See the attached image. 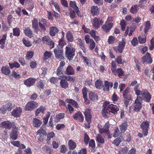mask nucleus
I'll return each instance as SVG.
<instances>
[{"instance_id": "nucleus-1", "label": "nucleus", "mask_w": 154, "mask_h": 154, "mask_svg": "<svg viewBox=\"0 0 154 154\" xmlns=\"http://www.w3.org/2000/svg\"><path fill=\"white\" fill-rule=\"evenodd\" d=\"M109 104V102L105 101L103 104L102 114L103 116L105 118L107 116V114L112 113L115 114L119 110V107L116 105L112 104L110 105Z\"/></svg>"}, {"instance_id": "nucleus-2", "label": "nucleus", "mask_w": 154, "mask_h": 154, "mask_svg": "<svg viewBox=\"0 0 154 154\" xmlns=\"http://www.w3.org/2000/svg\"><path fill=\"white\" fill-rule=\"evenodd\" d=\"M75 49L71 44H68L65 48L66 57L69 60H72L75 55Z\"/></svg>"}, {"instance_id": "nucleus-3", "label": "nucleus", "mask_w": 154, "mask_h": 154, "mask_svg": "<svg viewBox=\"0 0 154 154\" xmlns=\"http://www.w3.org/2000/svg\"><path fill=\"white\" fill-rule=\"evenodd\" d=\"M126 40L125 38H122L121 41L119 42V45L113 48V49L116 53L119 52L122 53L126 44Z\"/></svg>"}, {"instance_id": "nucleus-4", "label": "nucleus", "mask_w": 154, "mask_h": 154, "mask_svg": "<svg viewBox=\"0 0 154 154\" xmlns=\"http://www.w3.org/2000/svg\"><path fill=\"white\" fill-rule=\"evenodd\" d=\"M142 102V98L140 96H137L134 105L135 111L138 112L141 109Z\"/></svg>"}, {"instance_id": "nucleus-5", "label": "nucleus", "mask_w": 154, "mask_h": 154, "mask_svg": "<svg viewBox=\"0 0 154 154\" xmlns=\"http://www.w3.org/2000/svg\"><path fill=\"white\" fill-rule=\"evenodd\" d=\"M38 106V103L34 101H29L26 105L25 110L32 111L35 109Z\"/></svg>"}, {"instance_id": "nucleus-6", "label": "nucleus", "mask_w": 154, "mask_h": 154, "mask_svg": "<svg viewBox=\"0 0 154 154\" xmlns=\"http://www.w3.org/2000/svg\"><path fill=\"white\" fill-rule=\"evenodd\" d=\"M54 53L55 57L58 60H61L64 58L63 55V50L62 48L58 47L54 50Z\"/></svg>"}, {"instance_id": "nucleus-7", "label": "nucleus", "mask_w": 154, "mask_h": 154, "mask_svg": "<svg viewBox=\"0 0 154 154\" xmlns=\"http://www.w3.org/2000/svg\"><path fill=\"white\" fill-rule=\"evenodd\" d=\"M103 21L99 17H95L93 20L92 25L95 29L98 28L103 23Z\"/></svg>"}, {"instance_id": "nucleus-8", "label": "nucleus", "mask_w": 154, "mask_h": 154, "mask_svg": "<svg viewBox=\"0 0 154 154\" xmlns=\"http://www.w3.org/2000/svg\"><path fill=\"white\" fill-rule=\"evenodd\" d=\"M129 88H127L124 91L123 93V96L124 98L125 103L127 106L129 101L131 100V97L129 94Z\"/></svg>"}, {"instance_id": "nucleus-9", "label": "nucleus", "mask_w": 154, "mask_h": 154, "mask_svg": "<svg viewBox=\"0 0 154 154\" xmlns=\"http://www.w3.org/2000/svg\"><path fill=\"white\" fill-rule=\"evenodd\" d=\"M149 122L147 121L143 122L141 125V128L142 130V133L146 136L148 134V128L149 126Z\"/></svg>"}, {"instance_id": "nucleus-10", "label": "nucleus", "mask_w": 154, "mask_h": 154, "mask_svg": "<svg viewBox=\"0 0 154 154\" xmlns=\"http://www.w3.org/2000/svg\"><path fill=\"white\" fill-rule=\"evenodd\" d=\"M15 106L14 104L8 103L4 105L0 109L3 113H5L6 110L10 111Z\"/></svg>"}, {"instance_id": "nucleus-11", "label": "nucleus", "mask_w": 154, "mask_h": 154, "mask_svg": "<svg viewBox=\"0 0 154 154\" xmlns=\"http://www.w3.org/2000/svg\"><path fill=\"white\" fill-rule=\"evenodd\" d=\"M22 109L20 107H17L11 112V115L16 118L19 117L21 115Z\"/></svg>"}, {"instance_id": "nucleus-12", "label": "nucleus", "mask_w": 154, "mask_h": 154, "mask_svg": "<svg viewBox=\"0 0 154 154\" xmlns=\"http://www.w3.org/2000/svg\"><path fill=\"white\" fill-rule=\"evenodd\" d=\"M143 92L142 95L143 98L142 100H143L146 102H149L151 98V96L148 91L146 90H143Z\"/></svg>"}, {"instance_id": "nucleus-13", "label": "nucleus", "mask_w": 154, "mask_h": 154, "mask_svg": "<svg viewBox=\"0 0 154 154\" xmlns=\"http://www.w3.org/2000/svg\"><path fill=\"white\" fill-rule=\"evenodd\" d=\"M141 61L144 63L146 62L148 63H151L152 62V59L151 58L150 54L147 52L145 55L142 57Z\"/></svg>"}, {"instance_id": "nucleus-14", "label": "nucleus", "mask_w": 154, "mask_h": 154, "mask_svg": "<svg viewBox=\"0 0 154 154\" xmlns=\"http://www.w3.org/2000/svg\"><path fill=\"white\" fill-rule=\"evenodd\" d=\"M36 79L32 78H29L24 81V84L27 87H30L35 83Z\"/></svg>"}, {"instance_id": "nucleus-15", "label": "nucleus", "mask_w": 154, "mask_h": 154, "mask_svg": "<svg viewBox=\"0 0 154 154\" xmlns=\"http://www.w3.org/2000/svg\"><path fill=\"white\" fill-rule=\"evenodd\" d=\"M73 118L74 119L78 120L81 122H82L84 120V116L80 111L76 112L73 116Z\"/></svg>"}, {"instance_id": "nucleus-16", "label": "nucleus", "mask_w": 154, "mask_h": 154, "mask_svg": "<svg viewBox=\"0 0 154 154\" xmlns=\"http://www.w3.org/2000/svg\"><path fill=\"white\" fill-rule=\"evenodd\" d=\"M113 25V23L108 24L105 23V24L101 27V28L103 31L105 32H108L110 30Z\"/></svg>"}, {"instance_id": "nucleus-17", "label": "nucleus", "mask_w": 154, "mask_h": 154, "mask_svg": "<svg viewBox=\"0 0 154 154\" xmlns=\"http://www.w3.org/2000/svg\"><path fill=\"white\" fill-rule=\"evenodd\" d=\"M100 9L97 6L92 5L91 7V12L92 15H97L99 14Z\"/></svg>"}, {"instance_id": "nucleus-18", "label": "nucleus", "mask_w": 154, "mask_h": 154, "mask_svg": "<svg viewBox=\"0 0 154 154\" xmlns=\"http://www.w3.org/2000/svg\"><path fill=\"white\" fill-rule=\"evenodd\" d=\"M12 124L9 121H5L2 122L0 124V127H3L6 129L10 130L11 128Z\"/></svg>"}, {"instance_id": "nucleus-19", "label": "nucleus", "mask_w": 154, "mask_h": 154, "mask_svg": "<svg viewBox=\"0 0 154 154\" xmlns=\"http://www.w3.org/2000/svg\"><path fill=\"white\" fill-rule=\"evenodd\" d=\"M17 129L16 126L13 127L12 132L10 134V137L13 140L16 139L18 137L17 134Z\"/></svg>"}, {"instance_id": "nucleus-20", "label": "nucleus", "mask_w": 154, "mask_h": 154, "mask_svg": "<svg viewBox=\"0 0 154 154\" xmlns=\"http://www.w3.org/2000/svg\"><path fill=\"white\" fill-rule=\"evenodd\" d=\"M112 82H109L108 81H106L104 82V86L103 89L104 91H108L109 90L110 88H112Z\"/></svg>"}, {"instance_id": "nucleus-21", "label": "nucleus", "mask_w": 154, "mask_h": 154, "mask_svg": "<svg viewBox=\"0 0 154 154\" xmlns=\"http://www.w3.org/2000/svg\"><path fill=\"white\" fill-rule=\"evenodd\" d=\"M65 73L67 75H73L75 74V71L72 66H69L66 68Z\"/></svg>"}, {"instance_id": "nucleus-22", "label": "nucleus", "mask_w": 154, "mask_h": 154, "mask_svg": "<svg viewBox=\"0 0 154 154\" xmlns=\"http://www.w3.org/2000/svg\"><path fill=\"white\" fill-rule=\"evenodd\" d=\"M88 96L89 98L92 101H96L98 99L97 94L92 91L89 92Z\"/></svg>"}, {"instance_id": "nucleus-23", "label": "nucleus", "mask_w": 154, "mask_h": 154, "mask_svg": "<svg viewBox=\"0 0 154 154\" xmlns=\"http://www.w3.org/2000/svg\"><path fill=\"white\" fill-rule=\"evenodd\" d=\"M49 30L50 35L52 36H55L56 34L58 32V29L56 26L51 27L50 28Z\"/></svg>"}, {"instance_id": "nucleus-24", "label": "nucleus", "mask_w": 154, "mask_h": 154, "mask_svg": "<svg viewBox=\"0 0 154 154\" xmlns=\"http://www.w3.org/2000/svg\"><path fill=\"white\" fill-rule=\"evenodd\" d=\"M66 37L68 42H72L74 40V37L72 33L70 31H68L66 34Z\"/></svg>"}, {"instance_id": "nucleus-25", "label": "nucleus", "mask_w": 154, "mask_h": 154, "mask_svg": "<svg viewBox=\"0 0 154 154\" xmlns=\"http://www.w3.org/2000/svg\"><path fill=\"white\" fill-rule=\"evenodd\" d=\"M32 27L33 29H35L36 32H38V21L36 18H35L32 21Z\"/></svg>"}, {"instance_id": "nucleus-26", "label": "nucleus", "mask_w": 154, "mask_h": 154, "mask_svg": "<svg viewBox=\"0 0 154 154\" xmlns=\"http://www.w3.org/2000/svg\"><path fill=\"white\" fill-rule=\"evenodd\" d=\"M128 125L126 122L122 123L120 125V130L121 134L124 133L127 129Z\"/></svg>"}, {"instance_id": "nucleus-27", "label": "nucleus", "mask_w": 154, "mask_h": 154, "mask_svg": "<svg viewBox=\"0 0 154 154\" xmlns=\"http://www.w3.org/2000/svg\"><path fill=\"white\" fill-rule=\"evenodd\" d=\"M42 122L40 120L35 118L33 120V125L35 127L40 126L42 124Z\"/></svg>"}, {"instance_id": "nucleus-28", "label": "nucleus", "mask_w": 154, "mask_h": 154, "mask_svg": "<svg viewBox=\"0 0 154 154\" xmlns=\"http://www.w3.org/2000/svg\"><path fill=\"white\" fill-rule=\"evenodd\" d=\"M24 33L29 38H31L33 36L32 31L28 27L25 29L24 30Z\"/></svg>"}, {"instance_id": "nucleus-29", "label": "nucleus", "mask_w": 154, "mask_h": 154, "mask_svg": "<svg viewBox=\"0 0 154 154\" xmlns=\"http://www.w3.org/2000/svg\"><path fill=\"white\" fill-rule=\"evenodd\" d=\"M1 72L3 74L6 75H8L10 73V69L5 66H3L1 68Z\"/></svg>"}, {"instance_id": "nucleus-30", "label": "nucleus", "mask_w": 154, "mask_h": 154, "mask_svg": "<svg viewBox=\"0 0 154 154\" xmlns=\"http://www.w3.org/2000/svg\"><path fill=\"white\" fill-rule=\"evenodd\" d=\"M52 54L51 51H46L44 54L43 60L45 61L51 57Z\"/></svg>"}, {"instance_id": "nucleus-31", "label": "nucleus", "mask_w": 154, "mask_h": 154, "mask_svg": "<svg viewBox=\"0 0 154 154\" xmlns=\"http://www.w3.org/2000/svg\"><path fill=\"white\" fill-rule=\"evenodd\" d=\"M62 68H60V67H58L57 69L56 73L57 75L60 78L64 79V77L65 75H64L63 72Z\"/></svg>"}, {"instance_id": "nucleus-32", "label": "nucleus", "mask_w": 154, "mask_h": 154, "mask_svg": "<svg viewBox=\"0 0 154 154\" xmlns=\"http://www.w3.org/2000/svg\"><path fill=\"white\" fill-rule=\"evenodd\" d=\"M68 145L69 148L70 149H73L76 146V143L72 140H69L68 141Z\"/></svg>"}, {"instance_id": "nucleus-33", "label": "nucleus", "mask_w": 154, "mask_h": 154, "mask_svg": "<svg viewBox=\"0 0 154 154\" xmlns=\"http://www.w3.org/2000/svg\"><path fill=\"white\" fill-rule=\"evenodd\" d=\"M65 114L64 113H60L56 116L55 121L56 122H58L61 119H63L64 117Z\"/></svg>"}, {"instance_id": "nucleus-34", "label": "nucleus", "mask_w": 154, "mask_h": 154, "mask_svg": "<svg viewBox=\"0 0 154 154\" xmlns=\"http://www.w3.org/2000/svg\"><path fill=\"white\" fill-rule=\"evenodd\" d=\"M68 83L65 79H62L60 82V85L61 88L66 89L68 87Z\"/></svg>"}, {"instance_id": "nucleus-35", "label": "nucleus", "mask_w": 154, "mask_h": 154, "mask_svg": "<svg viewBox=\"0 0 154 154\" xmlns=\"http://www.w3.org/2000/svg\"><path fill=\"white\" fill-rule=\"evenodd\" d=\"M66 102L68 103L72 104L74 107L77 108L79 106L78 104L74 100L72 99H66Z\"/></svg>"}, {"instance_id": "nucleus-36", "label": "nucleus", "mask_w": 154, "mask_h": 154, "mask_svg": "<svg viewBox=\"0 0 154 154\" xmlns=\"http://www.w3.org/2000/svg\"><path fill=\"white\" fill-rule=\"evenodd\" d=\"M138 7L139 5H137L132 6L130 10V12L133 14L136 13L138 10Z\"/></svg>"}, {"instance_id": "nucleus-37", "label": "nucleus", "mask_w": 154, "mask_h": 154, "mask_svg": "<svg viewBox=\"0 0 154 154\" xmlns=\"http://www.w3.org/2000/svg\"><path fill=\"white\" fill-rule=\"evenodd\" d=\"M45 108L42 106H41L39 108L37 109L36 110L35 112V115L36 116H38L39 113L42 112L43 113Z\"/></svg>"}, {"instance_id": "nucleus-38", "label": "nucleus", "mask_w": 154, "mask_h": 154, "mask_svg": "<svg viewBox=\"0 0 154 154\" xmlns=\"http://www.w3.org/2000/svg\"><path fill=\"white\" fill-rule=\"evenodd\" d=\"M95 86L98 89H101L103 87V82L100 80H97L95 82Z\"/></svg>"}, {"instance_id": "nucleus-39", "label": "nucleus", "mask_w": 154, "mask_h": 154, "mask_svg": "<svg viewBox=\"0 0 154 154\" xmlns=\"http://www.w3.org/2000/svg\"><path fill=\"white\" fill-rule=\"evenodd\" d=\"M43 125L41 127L40 129L37 132V135H40L42 134L43 135H46V132L45 130L43 128Z\"/></svg>"}, {"instance_id": "nucleus-40", "label": "nucleus", "mask_w": 154, "mask_h": 154, "mask_svg": "<svg viewBox=\"0 0 154 154\" xmlns=\"http://www.w3.org/2000/svg\"><path fill=\"white\" fill-rule=\"evenodd\" d=\"M89 146L92 148L91 151L94 152L95 151V143L94 140H91L89 142Z\"/></svg>"}, {"instance_id": "nucleus-41", "label": "nucleus", "mask_w": 154, "mask_h": 154, "mask_svg": "<svg viewBox=\"0 0 154 154\" xmlns=\"http://www.w3.org/2000/svg\"><path fill=\"white\" fill-rule=\"evenodd\" d=\"M112 99L113 103H115L118 104L119 102L118 101L119 98L115 93H114L112 95Z\"/></svg>"}, {"instance_id": "nucleus-42", "label": "nucleus", "mask_w": 154, "mask_h": 154, "mask_svg": "<svg viewBox=\"0 0 154 154\" xmlns=\"http://www.w3.org/2000/svg\"><path fill=\"white\" fill-rule=\"evenodd\" d=\"M97 140L99 143H103L104 142V140L103 137L100 134H98L96 137Z\"/></svg>"}, {"instance_id": "nucleus-43", "label": "nucleus", "mask_w": 154, "mask_h": 154, "mask_svg": "<svg viewBox=\"0 0 154 154\" xmlns=\"http://www.w3.org/2000/svg\"><path fill=\"white\" fill-rule=\"evenodd\" d=\"M79 44L80 48H81L83 51L85 53L86 52V49L82 40L80 39L79 40Z\"/></svg>"}, {"instance_id": "nucleus-44", "label": "nucleus", "mask_w": 154, "mask_h": 154, "mask_svg": "<svg viewBox=\"0 0 154 154\" xmlns=\"http://www.w3.org/2000/svg\"><path fill=\"white\" fill-rule=\"evenodd\" d=\"M126 21H125L124 20H121L120 23V25L121 26V29L122 31H124L125 30L126 25Z\"/></svg>"}, {"instance_id": "nucleus-45", "label": "nucleus", "mask_w": 154, "mask_h": 154, "mask_svg": "<svg viewBox=\"0 0 154 154\" xmlns=\"http://www.w3.org/2000/svg\"><path fill=\"white\" fill-rule=\"evenodd\" d=\"M42 41L43 43L46 42V44L47 43H48V42H52V40L49 37L47 36L44 37L42 38Z\"/></svg>"}, {"instance_id": "nucleus-46", "label": "nucleus", "mask_w": 154, "mask_h": 154, "mask_svg": "<svg viewBox=\"0 0 154 154\" xmlns=\"http://www.w3.org/2000/svg\"><path fill=\"white\" fill-rule=\"evenodd\" d=\"M120 134H122L121 132H120L118 127H116L114 129V133L113 136L116 137L119 136Z\"/></svg>"}, {"instance_id": "nucleus-47", "label": "nucleus", "mask_w": 154, "mask_h": 154, "mask_svg": "<svg viewBox=\"0 0 154 154\" xmlns=\"http://www.w3.org/2000/svg\"><path fill=\"white\" fill-rule=\"evenodd\" d=\"M69 5L74 10H77V8H78V7L76 6L75 2L74 1H70L69 2Z\"/></svg>"}, {"instance_id": "nucleus-48", "label": "nucleus", "mask_w": 154, "mask_h": 154, "mask_svg": "<svg viewBox=\"0 0 154 154\" xmlns=\"http://www.w3.org/2000/svg\"><path fill=\"white\" fill-rule=\"evenodd\" d=\"M139 86L138 85L136 86L134 88V90L135 92V94L137 95H142L143 94V90L142 91H140V90L138 89V87Z\"/></svg>"}, {"instance_id": "nucleus-49", "label": "nucleus", "mask_w": 154, "mask_h": 154, "mask_svg": "<svg viewBox=\"0 0 154 154\" xmlns=\"http://www.w3.org/2000/svg\"><path fill=\"white\" fill-rule=\"evenodd\" d=\"M150 24L149 21L146 22L145 25L144 32L146 33L150 27Z\"/></svg>"}, {"instance_id": "nucleus-50", "label": "nucleus", "mask_w": 154, "mask_h": 154, "mask_svg": "<svg viewBox=\"0 0 154 154\" xmlns=\"http://www.w3.org/2000/svg\"><path fill=\"white\" fill-rule=\"evenodd\" d=\"M116 75L118 74L119 76L120 77L122 75H125V74L121 68H119L116 70Z\"/></svg>"}, {"instance_id": "nucleus-51", "label": "nucleus", "mask_w": 154, "mask_h": 154, "mask_svg": "<svg viewBox=\"0 0 154 154\" xmlns=\"http://www.w3.org/2000/svg\"><path fill=\"white\" fill-rule=\"evenodd\" d=\"M64 79H66L68 81H70L72 82H74L75 81V78L73 76L65 75Z\"/></svg>"}, {"instance_id": "nucleus-52", "label": "nucleus", "mask_w": 154, "mask_h": 154, "mask_svg": "<svg viewBox=\"0 0 154 154\" xmlns=\"http://www.w3.org/2000/svg\"><path fill=\"white\" fill-rule=\"evenodd\" d=\"M13 35L18 36L19 35L20 33V29L19 28H15L13 29Z\"/></svg>"}, {"instance_id": "nucleus-53", "label": "nucleus", "mask_w": 154, "mask_h": 154, "mask_svg": "<svg viewBox=\"0 0 154 154\" xmlns=\"http://www.w3.org/2000/svg\"><path fill=\"white\" fill-rule=\"evenodd\" d=\"M123 139L121 136L119 138H116L114 140V143L117 146L119 145L121 142L122 141Z\"/></svg>"}, {"instance_id": "nucleus-54", "label": "nucleus", "mask_w": 154, "mask_h": 154, "mask_svg": "<svg viewBox=\"0 0 154 154\" xmlns=\"http://www.w3.org/2000/svg\"><path fill=\"white\" fill-rule=\"evenodd\" d=\"M146 38L145 36H139L138 39L139 42L141 44L144 43L146 42Z\"/></svg>"}, {"instance_id": "nucleus-55", "label": "nucleus", "mask_w": 154, "mask_h": 154, "mask_svg": "<svg viewBox=\"0 0 154 154\" xmlns=\"http://www.w3.org/2000/svg\"><path fill=\"white\" fill-rule=\"evenodd\" d=\"M23 41L24 44L27 47H29L32 45V44L31 42H30L29 40H26L25 38H23Z\"/></svg>"}, {"instance_id": "nucleus-56", "label": "nucleus", "mask_w": 154, "mask_h": 154, "mask_svg": "<svg viewBox=\"0 0 154 154\" xmlns=\"http://www.w3.org/2000/svg\"><path fill=\"white\" fill-rule=\"evenodd\" d=\"M85 39L87 44H89L90 42L94 41L92 39L90 38V36L88 35H85Z\"/></svg>"}, {"instance_id": "nucleus-57", "label": "nucleus", "mask_w": 154, "mask_h": 154, "mask_svg": "<svg viewBox=\"0 0 154 154\" xmlns=\"http://www.w3.org/2000/svg\"><path fill=\"white\" fill-rule=\"evenodd\" d=\"M85 39L87 44H89L90 42L94 41L92 39L90 38V36L88 35H85Z\"/></svg>"}, {"instance_id": "nucleus-58", "label": "nucleus", "mask_w": 154, "mask_h": 154, "mask_svg": "<svg viewBox=\"0 0 154 154\" xmlns=\"http://www.w3.org/2000/svg\"><path fill=\"white\" fill-rule=\"evenodd\" d=\"M55 136V134L53 132H51L49 133L47 135V140L49 141L52 138Z\"/></svg>"}, {"instance_id": "nucleus-59", "label": "nucleus", "mask_w": 154, "mask_h": 154, "mask_svg": "<svg viewBox=\"0 0 154 154\" xmlns=\"http://www.w3.org/2000/svg\"><path fill=\"white\" fill-rule=\"evenodd\" d=\"M90 140V138L88 135L86 133H84V141L85 144L87 145Z\"/></svg>"}, {"instance_id": "nucleus-60", "label": "nucleus", "mask_w": 154, "mask_h": 154, "mask_svg": "<svg viewBox=\"0 0 154 154\" xmlns=\"http://www.w3.org/2000/svg\"><path fill=\"white\" fill-rule=\"evenodd\" d=\"M98 127L99 130V132L100 134H102L103 133H106L108 131L107 130V129H105L104 127L103 128H101V126L100 125H98Z\"/></svg>"}, {"instance_id": "nucleus-61", "label": "nucleus", "mask_w": 154, "mask_h": 154, "mask_svg": "<svg viewBox=\"0 0 154 154\" xmlns=\"http://www.w3.org/2000/svg\"><path fill=\"white\" fill-rule=\"evenodd\" d=\"M33 55V53L32 52L30 51L27 52V54L26 57V59L27 60L30 59L31 58H32Z\"/></svg>"}, {"instance_id": "nucleus-62", "label": "nucleus", "mask_w": 154, "mask_h": 154, "mask_svg": "<svg viewBox=\"0 0 154 154\" xmlns=\"http://www.w3.org/2000/svg\"><path fill=\"white\" fill-rule=\"evenodd\" d=\"M7 38L6 35H3L2 38L0 40V44L4 45L5 42V41Z\"/></svg>"}, {"instance_id": "nucleus-63", "label": "nucleus", "mask_w": 154, "mask_h": 154, "mask_svg": "<svg viewBox=\"0 0 154 154\" xmlns=\"http://www.w3.org/2000/svg\"><path fill=\"white\" fill-rule=\"evenodd\" d=\"M131 43L132 45L135 46H136L138 43V41L137 38H134L131 41Z\"/></svg>"}, {"instance_id": "nucleus-64", "label": "nucleus", "mask_w": 154, "mask_h": 154, "mask_svg": "<svg viewBox=\"0 0 154 154\" xmlns=\"http://www.w3.org/2000/svg\"><path fill=\"white\" fill-rule=\"evenodd\" d=\"M154 48V37H153L150 41V45L149 49L152 50Z\"/></svg>"}]
</instances>
